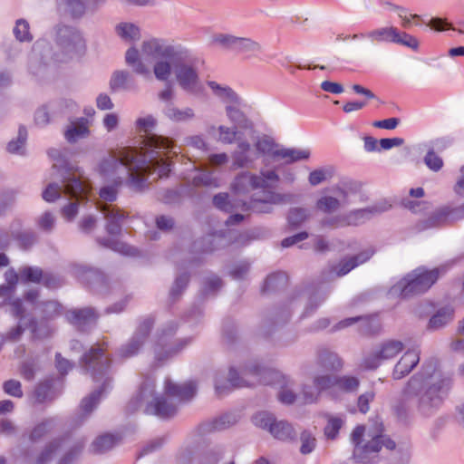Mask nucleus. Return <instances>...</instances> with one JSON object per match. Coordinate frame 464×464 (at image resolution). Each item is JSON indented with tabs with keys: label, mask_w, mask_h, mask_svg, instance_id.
I'll use <instances>...</instances> for the list:
<instances>
[{
	"label": "nucleus",
	"mask_w": 464,
	"mask_h": 464,
	"mask_svg": "<svg viewBox=\"0 0 464 464\" xmlns=\"http://www.w3.org/2000/svg\"><path fill=\"white\" fill-rule=\"evenodd\" d=\"M187 51L178 58L159 60L153 64V74L160 82H168L173 72L178 85L186 92L198 94L202 86L197 66L186 59Z\"/></svg>",
	"instance_id": "obj_7"
},
{
	"label": "nucleus",
	"mask_w": 464,
	"mask_h": 464,
	"mask_svg": "<svg viewBox=\"0 0 464 464\" xmlns=\"http://www.w3.org/2000/svg\"><path fill=\"white\" fill-rule=\"evenodd\" d=\"M276 159L284 160L285 163H293L302 160H307L310 157L308 149L280 148L276 152Z\"/></svg>",
	"instance_id": "obj_32"
},
{
	"label": "nucleus",
	"mask_w": 464,
	"mask_h": 464,
	"mask_svg": "<svg viewBox=\"0 0 464 464\" xmlns=\"http://www.w3.org/2000/svg\"><path fill=\"white\" fill-rule=\"evenodd\" d=\"M317 364L324 370L336 371L342 368L343 362L336 353L324 349L318 353Z\"/></svg>",
	"instance_id": "obj_34"
},
{
	"label": "nucleus",
	"mask_w": 464,
	"mask_h": 464,
	"mask_svg": "<svg viewBox=\"0 0 464 464\" xmlns=\"http://www.w3.org/2000/svg\"><path fill=\"white\" fill-rule=\"evenodd\" d=\"M307 237H308V234L306 232H301V233H298L292 237H288L285 238L281 242V246L283 247H288V246H291L298 242H301V241L306 239Z\"/></svg>",
	"instance_id": "obj_62"
},
{
	"label": "nucleus",
	"mask_w": 464,
	"mask_h": 464,
	"mask_svg": "<svg viewBox=\"0 0 464 464\" xmlns=\"http://www.w3.org/2000/svg\"><path fill=\"white\" fill-rule=\"evenodd\" d=\"M451 387V377L439 368L437 362H426L403 388L399 410L430 417L441 406Z\"/></svg>",
	"instance_id": "obj_2"
},
{
	"label": "nucleus",
	"mask_w": 464,
	"mask_h": 464,
	"mask_svg": "<svg viewBox=\"0 0 464 464\" xmlns=\"http://www.w3.org/2000/svg\"><path fill=\"white\" fill-rule=\"evenodd\" d=\"M343 424V420L342 418L337 416H327V424L324 427V435L327 439H335Z\"/></svg>",
	"instance_id": "obj_43"
},
{
	"label": "nucleus",
	"mask_w": 464,
	"mask_h": 464,
	"mask_svg": "<svg viewBox=\"0 0 464 464\" xmlns=\"http://www.w3.org/2000/svg\"><path fill=\"white\" fill-rule=\"evenodd\" d=\"M255 148L257 155H267L275 159L277 158L276 151L279 150V145L268 136L258 137L255 142Z\"/></svg>",
	"instance_id": "obj_36"
},
{
	"label": "nucleus",
	"mask_w": 464,
	"mask_h": 464,
	"mask_svg": "<svg viewBox=\"0 0 464 464\" xmlns=\"http://www.w3.org/2000/svg\"><path fill=\"white\" fill-rule=\"evenodd\" d=\"M425 164L429 169L434 171L440 170L443 166L441 158L434 153V151H429L424 159Z\"/></svg>",
	"instance_id": "obj_54"
},
{
	"label": "nucleus",
	"mask_w": 464,
	"mask_h": 464,
	"mask_svg": "<svg viewBox=\"0 0 464 464\" xmlns=\"http://www.w3.org/2000/svg\"><path fill=\"white\" fill-rule=\"evenodd\" d=\"M400 122L398 118H389L382 121H376L372 125L376 128L394 130Z\"/></svg>",
	"instance_id": "obj_61"
},
{
	"label": "nucleus",
	"mask_w": 464,
	"mask_h": 464,
	"mask_svg": "<svg viewBox=\"0 0 464 464\" xmlns=\"http://www.w3.org/2000/svg\"><path fill=\"white\" fill-rule=\"evenodd\" d=\"M253 422L259 428L268 430L273 437L278 440H285L291 439L295 434L294 429L289 423L276 420L272 414L266 411L256 413L253 417Z\"/></svg>",
	"instance_id": "obj_16"
},
{
	"label": "nucleus",
	"mask_w": 464,
	"mask_h": 464,
	"mask_svg": "<svg viewBox=\"0 0 464 464\" xmlns=\"http://www.w3.org/2000/svg\"><path fill=\"white\" fill-rule=\"evenodd\" d=\"M464 218V203L456 208L443 207L434 211L420 229L441 226Z\"/></svg>",
	"instance_id": "obj_17"
},
{
	"label": "nucleus",
	"mask_w": 464,
	"mask_h": 464,
	"mask_svg": "<svg viewBox=\"0 0 464 464\" xmlns=\"http://www.w3.org/2000/svg\"><path fill=\"white\" fill-rule=\"evenodd\" d=\"M118 191L112 186H106L100 189L99 199L96 202L98 209L103 213L106 219V229L111 235L121 232V224L125 218L123 212L115 205H111L117 198Z\"/></svg>",
	"instance_id": "obj_12"
},
{
	"label": "nucleus",
	"mask_w": 464,
	"mask_h": 464,
	"mask_svg": "<svg viewBox=\"0 0 464 464\" xmlns=\"http://www.w3.org/2000/svg\"><path fill=\"white\" fill-rule=\"evenodd\" d=\"M67 318L72 324L77 326H82L87 324L94 323L97 316L93 309L83 308L69 312Z\"/></svg>",
	"instance_id": "obj_35"
},
{
	"label": "nucleus",
	"mask_w": 464,
	"mask_h": 464,
	"mask_svg": "<svg viewBox=\"0 0 464 464\" xmlns=\"http://www.w3.org/2000/svg\"><path fill=\"white\" fill-rule=\"evenodd\" d=\"M3 388L5 392L11 396L17 398H21L23 396L21 383L16 380L6 381L4 383Z\"/></svg>",
	"instance_id": "obj_53"
},
{
	"label": "nucleus",
	"mask_w": 464,
	"mask_h": 464,
	"mask_svg": "<svg viewBox=\"0 0 464 464\" xmlns=\"http://www.w3.org/2000/svg\"><path fill=\"white\" fill-rule=\"evenodd\" d=\"M20 278L24 282L38 283L43 279L47 287H56L59 285L58 279L51 274H44L38 267H24L20 271Z\"/></svg>",
	"instance_id": "obj_25"
},
{
	"label": "nucleus",
	"mask_w": 464,
	"mask_h": 464,
	"mask_svg": "<svg viewBox=\"0 0 464 464\" xmlns=\"http://www.w3.org/2000/svg\"><path fill=\"white\" fill-rule=\"evenodd\" d=\"M110 88L112 92L137 91L138 85L134 77L127 71H115L110 80Z\"/></svg>",
	"instance_id": "obj_24"
},
{
	"label": "nucleus",
	"mask_w": 464,
	"mask_h": 464,
	"mask_svg": "<svg viewBox=\"0 0 464 464\" xmlns=\"http://www.w3.org/2000/svg\"><path fill=\"white\" fill-rule=\"evenodd\" d=\"M280 384L281 391L278 399L281 402L291 404L295 400V394L292 390L293 383L286 380L279 372L260 368L257 365L246 367L240 375L234 368H230L227 377L218 373L215 379V390L218 396H222L233 388L254 386L256 384Z\"/></svg>",
	"instance_id": "obj_5"
},
{
	"label": "nucleus",
	"mask_w": 464,
	"mask_h": 464,
	"mask_svg": "<svg viewBox=\"0 0 464 464\" xmlns=\"http://www.w3.org/2000/svg\"><path fill=\"white\" fill-rule=\"evenodd\" d=\"M152 325V321L150 319L145 320L139 327L138 332L131 339V341L125 346H123L121 351V356L124 358H128L133 356L137 353L140 346L143 343L146 336L148 335Z\"/></svg>",
	"instance_id": "obj_23"
},
{
	"label": "nucleus",
	"mask_w": 464,
	"mask_h": 464,
	"mask_svg": "<svg viewBox=\"0 0 464 464\" xmlns=\"http://www.w3.org/2000/svg\"><path fill=\"white\" fill-rule=\"evenodd\" d=\"M90 133L89 122L86 119L81 118L78 121H72L64 132L66 140L74 143L81 139L86 138Z\"/></svg>",
	"instance_id": "obj_27"
},
{
	"label": "nucleus",
	"mask_w": 464,
	"mask_h": 464,
	"mask_svg": "<svg viewBox=\"0 0 464 464\" xmlns=\"http://www.w3.org/2000/svg\"><path fill=\"white\" fill-rule=\"evenodd\" d=\"M48 153L55 160L53 164L52 176L57 179L61 184L51 182L43 192L44 199L53 202L62 193L70 195L77 200L87 198L91 192V186L83 179L81 169L69 166L57 150L52 149Z\"/></svg>",
	"instance_id": "obj_6"
},
{
	"label": "nucleus",
	"mask_w": 464,
	"mask_h": 464,
	"mask_svg": "<svg viewBox=\"0 0 464 464\" xmlns=\"http://www.w3.org/2000/svg\"><path fill=\"white\" fill-rule=\"evenodd\" d=\"M35 400L38 402H44L48 400H53L54 398V395L52 392V386L49 382H46L44 383H41L37 386L35 392H34Z\"/></svg>",
	"instance_id": "obj_48"
},
{
	"label": "nucleus",
	"mask_w": 464,
	"mask_h": 464,
	"mask_svg": "<svg viewBox=\"0 0 464 464\" xmlns=\"http://www.w3.org/2000/svg\"><path fill=\"white\" fill-rule=\"evenodd\" d=\"M390 206L386 204L377 205L367 208L356 209L345 216L338 218V225L357 226L363 223L375 214H379L389 209Z\"/></svg>",
	"instance_id": "obj_19"
},
{
	"label": "nucleus",
	"mask_w": 464,
	"mask_h": 464,
	"mask_svg": "<svg viewBox=\"0 0 464 464\" xmlns=\"http://www.w3.org/2000/svg\"><path fill=\"white\" fill-rule=\"evenodd\" d=\"M335 376L323 370H314L309 373L308 382L302 386L301 397L304 403L316 402L323 392L335 398Z\"/></svg>",
	"instance_id": "obj_11"
},
{
	"label": "nucleus",
	"mask_w": 464,
	"mask_h": 464,
	"mask_svg": "<svg viewBox=\"0 0 464 464\" xmlns=\"http://www.w3.org/2000/svg\"><path fill=\"white\" fill-rule=\"evenodd\" d=\"M207 85L210 88L213 94L225 103L237 104L239 102L238 95L227 85H222L215 81H208Z\"/></svg>",
	"instance_id": "obj_28"
},
{
	"label": "nucleus",
	"mask_w": 464,
	"mask_h": 464,
	"mask_svg": "<svg viewBox=\"0 0 464 464\" xmlns=\"http://www.w3.org/2000/svg\"><path fill=\"white\" fill-rule=\"evenodd\" d=\"M193 183L196 186H208V187H218V182L216 178L213 177V174L208 170H202L198 172L193 177Z\"/></svg>",
	"instance_id": "obj_44"
},
{
	"label": "nucleus",
	"mask_w": 464,
	"mask_h": 464,
	"mask_svg": "<svg viewBox=\"0 0 464 464\" xmlns=\"http://www.w3.org/2000/svg\"><path fill=\"white\" fill-rule=\"evenodd\" d=\"M103 245L105 246H108V247L111 248L112 250L121 253L123 255H132L133 254L132 248L130 246H128L122 242L110 241L108 243H103Z\"/></svg>",
	"instance_id": "obj_59"
},
{
	"label": "nucleus",
	"mask_w": 464,
	"mask_h": 464,
	"mask_svg": "<svg viewBox=\"0 0 464 464\" xmlns=\"http://www.w3.org/2000/svg\"><path fill=\"white\" fill-rule=\"evenodd\" d=\"M116 34L124 42L133 43L140 39V30L138 25L129 22L119 23L115 26Z\"/></svg>",
	"instance_id": "obj_31"
},
{
	"label": "nucleus",
	"mask_w": 464,
	"mask_h": 464,
	"mask_svg": "<svg viewBox=\"0 0 464 464\" xmlns=\"http://www.w3.org/2000/svg\"><path fill=\"white\" fill-rule=\"evenodd\" d=\"M140 49L144 56L154 59L155 63L161 59L171 61L184 53L183 48L169 44L160 38H150L143 41Z\"/></svg>",
	"instance_id": "obj_14"
},
{
	"label": "nucleus",
	"mask_w": 464,
	"mask_h": 464,
	"mask_svg": "<svg viewBox=\"0 0 464 464\" xmlns=\"http://www.w3.org/2000/svg\"><path fill=\"white\" fill-rule=\"evenodd\" d=\"M374 250L369 247L356 256L344 258L341 260L338 265L333 266L331 272L337 276H345L352 269L368 261L372 256Z\"/></svg>",
	"instance_id": "obj_22"
},
{
	"label": "nucleus",
	"mask_w": 464,
	"mask_h": 464,
	"mask_svg": "<svg viewBox=\"0 0 464 464\" xmlns=\"http://www.w3.org/2000/svg\"><path fill=\"white\" fill-rule=\"evenodd\" d=\"M110 359L103 356L102 348H92L82 359V367L90 373L95 382H102V390L95 391L90 396L84 398L81 403V410L87 415L92 411L97 405L102 392L105 391L110 383L108 371Z\"/></svg>",
	"instance_id": "obj_8"
},
{
	"label": "nucleus",
	"mask_w": 464,
	"mask_h": 464,
	"mask_svg": "<svg viewBox=\"0 0 464 464\" xmlns=\"http://www.w3.org/2000/svg\"><path fill=\"white\" fill-rule=\"evenodd\" d=\"M14 34L16 39L21 42L32 40V36L29 32V24L25 20L20 19L16 22L14 28Z\"/></svg>",
	"instance_id": "obj_47"
},
{
	"label": "nucleus",
	"mask_w": 464,
	"mask_h": 464,
	"mask_svg": "<svg viewBox=\"0 0 464 464\" xmlns=\"http://www.w3.org/2000/svg\"><path fill=\"white\" fill-rule=\"evenodd\" d=\"M335 398L339 396L340 392H352L357 390L359 381L355 377L351 376H335Z\"/></svg>",
	"instance_id": "obj_38"
},
{
	"label": "nucleus",
	"mask_w": 464,
	"mask_h": 464,
	"mask_svg": "<svg viewBox=\"0 0 464 464\" xmlns=\"http://www.w3.org/2000/svg\"><path fill=\"white\" fill-rule=\"evenodd\" d=\"M176 329V326L172 325L168 331L163 330L161 335L159 338V343L157 344V347L155 349V354L156 358L159 361H163V358L161 357V350L165 348L167 345L165 343V338L169 335H170Z\"/></svg>",
	"instance_id": "obj_56"
},
{
	"label": "nucleus",
	"mask_w": 464,
	"mask_h": 464,
	"mask_svg": "<svg viewBox=\"0 0 464 464\" xmlns=\"http://www.w3.org/2000/svg\"><path fill=\"white\" fill-rule=\"evenodd\" d=\"M125 62L135 73L150 77V68L140 60L139 51L135 47H130L126 51Z\"/></svg>",
	"instance_id": "obj_29"
},
{
	"label": "nucleus",
	"mask_w": 464,
	"mask_h": 464,
	"mask_svg": "<svg viewBox=\"0 0 464 464\" xmlns=\"http://www.w3.org/2000/svg\"><path fill=\"white\" fill-rule=\"evenodd\" d=\"M404 348L398 340H387L377 345L365 358L362 365L366 369L374 370L383 362L396 357Z\"/></svg>",
	"instance_id": "obj_13"
},
{
	"label": "nucleus",
	"mask_w": 464,
	"mask_h": 464,
	"mask_svg": "<svg viewBox=\"0 0 464 464\" xmlns=\"http://www.w3.org/2000/svg\"><path fill=\"white\" fill-rule=\"evenodd\" d=\"M452 320V311L441 309L438 311L430 320L429 326L431 329H439Z\"/></svg>",
	"instance_id": "obj_42"
},
{
	"label": "nucleus",
	"mask_w": 464,
	"mask_h": 464,
	"mask_svg": "<svg viewBox=\"0 0 464 464\" xmlns=\"http://www.w3.org/2000/svg\"><path fill=\"white\" fill-rule=\"evenodd\" d=\"M154 388V381L146 380L140 387L138 397L129 404L131 411H135L139 404L146 403L144 411L147 414H153L162 419L169 418L177 412L179 403L192 399L197 392V385L191 381L178 384L167 379L164 382L163 395H156Z\"/></svg>",
	"instance_id": "obj_3"
},
{
	"label": "nucleus",
	"mask_w": 464,
	"mask_h": 464,
	"mask_svg": "<svg viewBox=\"0 0 464 464\" xmlns=\"http://www.w3.org/2000/svg\"><path fill=\"white\" fill-rule=\"evenodd\" d=\"M439 276V268L428 270L424 267H418L392 286L389 294L393 297L402 298L422 294L431 287Z\"/></svg>",
	"instance_id": "obj_10"
},
{
	"label": "nucleus",
	"mask_w": 464,
	"mask_h": 464,
	"mask_svg": "<svg viewBox=\"0 0 464 464\" xmlns=\"http://www.w3.org/2000/svg\"><path fill=\"white\" fill-rule=\"evenodd\" d=\"M27 138V131L24 128H20L16 140H12L7 145V150L11 153H23Z\"/></svg>",
	"instance_id": "obj_46"
},
{
	"label": "nucleus",
	"mask_w": 464,
	"mask_h": 464,
	"mask_svg": "<svg viewBox=\"0 0 464 464\" xmlns=\"http://www.w3.org/2000/svg\"><path fill=\"white\" fill-rule=\"evenodd\" d=\"M237 420L235 415L227 414L221 416L219 419L213 422V429L218 430L227 429L236 423Z\"/></svg>",
	"instance_id": "obj_55"
},
{
	"label": "nucleus",
	"mask_w": 464,
	"mask_h": 464,
	"mask_svg": "<svg viewBox=\"0 0 464 464\" xmlns=\"http://www.w3.org/2000/svg\"><path fill=\"white\" fill-rule=\"evenodd\" d=\"M367 38L372 43H394L411 49H417L418 40L404 32H400L394 26L379 27L366 33Z\"/></svg>",
	"instance_id": "obj_15"
},
{
	"label": "nucleus",
	"mask_w": 464,
	"mask_h": 464,
	"mask_svg": "<svg viewBox=\"0 0 464 464\" xmlns=\"http://www.w3.org/2000/svg\"><path fill=\"white\" fill-rule=\"evenodd\" d=\"M238 36L230 34H216L211 38V43L224 49L235 51Z\"/></svg>",
	"instance_id": "obj_39"
},
{
	"label": "nucleus",
	"mask_w": 464,
	"mask_h": 464,
	"mask_svg": "<svg viewBox=\"0 0 464 464\" xmlns=\"http://www.w3.org/2000/svg\"><path fill=\"white\" fill-rule=\"evenodd\" d=\"M218 140L225 144H232L234 142L237 143L238 139H242L239 136L238 129L235 126L227 127L225 125H220L218 128Z\"/></svg>",
	"instance_id": "obj_40"
},
{
	"label": "nucleus",
	"mask_w": 464,
	"mask_h": 464,
	"mask_svg": "<svg viewBox=\"0 0 464 464\" xmlns=\"http://www.w3.org/2000/svg\"><path fill=\"white\" fill-rule=\"evenodd\" d=\"M226 115L231 123L237 129H251L252 121L235 104L228 103L226 106Z\"/></svg>",
	"instance_id": "obj_30"
},
{
	"label": "nucleus",
	"mask_w": 464,
	"mask_h": 464,
	"mask_svg": "<svg viewBox=\"0 0 464 464\" xmlns=\"http://www.w3.org/2000/svg\"><path fill=\"white\" fill-rule=\"evenodd\" d=\"M338 195L342 198L341 199L332 196L321 197L316 202V208L324 213L337 210L345 202L346 194L343 190H339Z\"/></svg>",
	"instance_id": "obj_33"
},
{
	"label": "nucleus",
	"mask_w": 464,
	"mask_h": 464,
	"mask_svg": "<svg viewBox=\"0 0 464 464\" xmlns=\"http://www.w3.org/2000/svg\"><path fill=\"white\" fill-rule=\"evenodd\" d=\"M352 441L354 458L363 464L373 463L382 447L390 450L395 448V442L382 435L379 427L366 431L364 426H357L352 433Z\"/></svg>",
	"instance_id": "obj_9"
},
{
	"label": "nucleus",
	"mask_w": 464,
	"mask_h": 464,
	"mask_svg": "<svg viewBox=\"0 0 464 464\" xmlns=\"http://www.w3.org/2000/svg\"><path fill=\"white\" fill-rule=\"evenodd\" d=\"M60 5L72 16H81L84 14L85 7L81 0H57Z\"/></svg>",
	"instance_id": "obj_45"
},
{
	"label": "nucleus",
	"mask_w": 464,
	"mask_h": 464,
	"mask_svg": "<svg viewBox=\"0 0 464 464\" xmlns=\"http://www.w3.org/2000/svg\"><path fill=\"white\" fill-rule=\"evenodd\" d=\"M234 52L252 57L262 53V46L259 43L250 38L239 37Z\"/></svg>",
	"instance_id": "obj_37"
},
{
	"label": "nucleus",
	"mask_w": 464,
	"mask_h": 464,
	"mask_svg": "<svg viewBox=\"0 0 464 464\" xmlns=\"http://www.w3.org/2000/svg\"><path fill=\"white\" fill-rule=\"evenodd\" d=\"M307 218V211L304 208H293L288 215V222L292 226H299Z\"/></svg>",
	"instance_id": "obj_52"
},
{
	"label": "nucleus",
	"mask_w": 464,
	"mask_h": 464,
	"mask_svg": "<svg viewBox=\"0 0 464 464\" xmlns=\"http://www.w3.org/2000/svg\"><path fill=\"white\" fill-rule=\"evenodd\" d=\"M140 144V150L126 147L104 157L97 169L100 175L121 179L120 172L126 173L130 186L136 190L146 186L150 176L155 175L153 180L168 176L170 171L168 159L174 149L173 142L153 134L143 138Z\"/></svg>",
	"instance_id": "obj_1"
},
{
	"label": "nucleus",
	"mask_w": 464,
	"mask_h": 464,
	"mask_svg": "<svg viewBox=\"0 0 464 464\" xmlns=\"http://www.w3.org/2000/svg\"><path fill=\"white\" fill-rule=\"evenodd\" d=\"M233 163L232 169H243L249 168L252 166L257 157L251 150V145L248 141L238 139L237 143V149L232 153Z\"/></svg>",
	"instance_id": "obj_20"
},
{
	"label": "nucleus",
	"mask_w": 464,
	"mask_h": 464,
	"mask_svg": "<svg viewBox=\"0 0 464 464\" xmlns=\"http://www.w3.org/2000/svg\"><path fill=\"white\" fill-rule=\"evenodd\" d=\"M328 174L329 173L323 169L313 170L308 177L309 183L312 186H317L327 179Z\"/></svg>",
	"instance_id": "obj_57"
},
{
	"label": "nucleus",
	"mask_w": 464,
	"mask_h": 464,
	"mask_svg": "<svg viewBox=\"0 0 464 464\" xmlns=\"http://www.w3.org/2000/svg\"><path fill=\"white\" fill-rule=\"evenodd\" d=\"M166 118L175 123H185L195 119V111L190 107H178L174 104L167 106L163 111Z\"/></svg>",
	"instance_id": "obj_26"
},
{
	"label": "nucleus",
	"mask_w": 464,
	"mask_h": 464,
	"mask_svg": "<svg viewBox=\"0 0 464 464\" xmlns=\"http://www.w3.org/2000/svg\"><path fill=\"white\" fill-rule=\"evenodd\" d=\"M420 350L414 348L406 351L395 364L392 378L400 380L408 375L420 362Z\"/></svg>",
	"instance_id": "obj_21"
},
{
	"label": "nucleus",
	"mask_w": 464,
	"mask_h": 464,
	"mask_svg": "<svg viewBox=\"0 0 464 464\" xmlns=\"http://www.w3.org/2000/svg\"><path fill=\"white\" fill-rule=\"evenodd\" d=\"M118 441V439L111 434L100 436L92 443L94 452L102 453L111 450Z\"/></svg>",
	"instance_id": "obj_41"
},
{
	"label": "nucleus",
	"mask_w": 464,
	"mask_h": 464,
	"mask_svg": "<svg viewBox=\"0 0 464 464\" xmlns=\"http://www.w3.org/2000/svg\"><path fill=\"white\" fill-rule=\"evenodd\" d=\"M452 348L455 351H464V317L460 321L458 329V339L452 343Z\"/></svg>",
	"instance_id": "obj_63"
},
{
	"label": "nucleus",
	"mask_w": 464,
	"mask_h": 464,
	"mask_svg": "<svg viewBox=\"0 0 464 464\" xmlns=\"http://www.w3.org/2000/svg\"><path fill=\"white\" fill-rule=\"evenodd\" d=\"M59 45L69 53H79L84 47L81 34L72 27L61 26L57 31Z\"/></svg>",
	"instance_id": "obj_18"
},
{
	"label": "nucleus",
	"mask_w": 464,
	"mask_h": 464,
	"mask_svg": "<svg viewBox=\"0 0 464 464\" xmlns=\"http://www.w3.org/2000/svg\"><path fill=\"white\" fill-rule=\"evenodd\" d=\"M157 124L156 119L152 115H147L145 117L139 118L136 121V127L140 132L146 134L152 131Z\"/></svg>",
	"instance_id": "obj_49"
},
{
	"label": "nucleus",
	"mask_w": 464,
	"mask_h": 464,
	"mask_svg": "<svg viewBox=\"0 0 464 464\" xmlns=\"http://www.w3.org/2000/svg\"><path fill=\"white\" fill-rule=\"evenodd\" d=\"M19 276L20 275L18 276L14 269L7 270L5 274V277L8 286H0V295H4L5 291L9 288H14L18 281Z\"/></svg>",
	"instance_id": "obj_58"
},
{
	"label": "nucleus",
	"mask_w": 464,
	"mask_h": 464,
	"mask_svg": "<svg viewBox=\"0 0 464 464\" xmlns=\"http://www.w3.org/2000/svg\"><path fill=\"white\" fill-rule=\"evenodd\" d=\"M374 398L372 392H367L362 394L358 399V407L361 412L366 413L369 411V403Z\"/></svg>",
	"instance_id": "obj_60"
},
{
	"label": "nucleus",
	"mask_w": 464,
	"mask_h": 464,
	"mask_svg": "<svg viewBox=\"0 0 464 464\" xmlns=\"http://www.w3.org/2000/svg\"><path fill=\"white\" fill-rule=\"evenodd\" d=\"M321 88L324 92L339 94L343 92V88L340 83L330 82V81H324L321 83Z\"/></svg>",
	"instance_id": "obj_64"
},
{
	"label": "nucleus",
	"mask_w": 464,
	"mask_h": 464,
	"mask_svg": "<svg viewBox=\"0 0 464 464\" xmlns=\"http://www.w3.org/2000/svg\"><path fill=\"white\" fill-rule=\"evenodd\" d=\"M315 447V438L313 437L309 432H303L301 434V448L300 451L302 454L311 453Z\"/></svg>",
	"instance_id": "obj_50"
},
{
	"label": "nucleus",
	"mask_w": 464,
	"mask_h": 464,
	"mask_svg": "<svg viewBox=\"0 0 464 464\" xmlns=\"http://www.w3.org/2000/svg\"><path fill=\"white\" fill-rule=\"evenodd\" d=\"M214 205L220 210L230 212L235 208L234 205L228 200V195L227 193H219L213 198Z\"/></svg>",
	"instance_id": "obj_51"
},
{
	"label": "nucleus",
	"mask_w": 464,
	"mask_h": 464,
	"mask_svg": "<svg viewBox=\"0 0 464 464\" xmlns=\"http://www.w3.org/2000/svg\"><path fill=\"white\" fill-rule=\"evenodd\" d=\"M279 181L280 177L274 169L261 170L259 174L243 171L235 178L231 188L238 195L259 189L248 203H243V207L247 210L264 213L270 211V205L285 202L286 196L275 191Z\"/></svg>",
	"instance_id": "obj_4"
}]
</instances>
